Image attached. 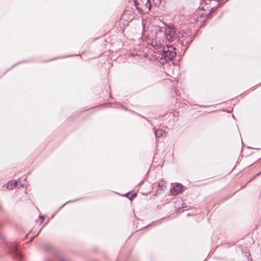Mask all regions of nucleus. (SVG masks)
Instances as JSON below:
<instances>
[{
    "label": "nucleus",
    "instance_id": "obj_8",
    "mask_svg": "<svg viewBox=\"0 0 261 261\" xmlns=\"http://www.w3.org/2000/svg\"><path fill=\"white\" fill-rule=\"evenodd\" d=\"M19 182H20V181H15L14 183L8 182L6 185V188L10 190L13 189L14 188L18 186Z\"/></svg>",
    "mask_w": 261,
    "mask_h": 261
},
{
    "label": "nucleus",
    "instance_id": "obj_11",
    "mask_svg": "<svg viewBox=\"0 0 261 261\" xmlns=\"http://www.w3.org/2000/svg\"><path fill=\"white\" fill-rule=\"evenodd\" d=\"M166 182L164 180H161L158 183V187L162 190L165 187Z\"/></svg>",
    "mask_w": 261,
    "mask_h": 261
},
{
    "label": "nucleus",
    "instance_id": "obj_2",
    "mask_svg": "<svg viewBox=\"0 0 261 261\" xmlns=\"http://www.w3.org/2000/svg\"><path fill=\"white\" fill-rule=\"evenodd\" d=\"M164 43V45L155 46H153L155 49H157L158 53L161 55V58L163 57L168 58L169 60H171L174 58L176 55V53L175 51V48L172 45H168L165 44Z\"/></svg>",
    "mask_w": 261,
    "mask_h": 261
},
{
    "label": "nucleus",
    "instance_id": "obj_5",
    "mask_svg": "<svg viewBox=\"0 0 261 261\" xmlns=\"http://www.w3.org/2000/svg\"><path fill=\"white\" fill-rule=\"evenodd\" d=\"M149 2V0H135L134 3L138 10H142L145 8H148L150 9L151 5Z\"/></svg>",
    "mask_w": 261,
    "mask_h": 261
},
{
    "label": "nucleus",
    "instance_id": "obj_14",
    "mask_svg": "<svg viewBox=\"0 0 261 261\" xmlns=\"http://www.w3.org/2000/svg\"><path fill=\"white\" fill-rule=\"evenodd\" d=\"M128 193H129L128 192V193H126V194H125V196H127V195L128 194Z\"/></svg>",
    "mask_w": 261,
    "mask_h": 261
},
{
    "label": "nucleus",
    "instance_id": "obj_9",
    "mask_svg": "<svg viewBox=\"0 0 261 261\" xmlns=\"http://www.w3.org/2000/svg\"><path fill=\"white\" fill-rule=\"evenodd\" d=\"M17 181H20L18 182V186L17 187H24L27 186V181L25 178H20Z\"/></svg>",
    "mask_w": 261,
    "mask_h": 261
},
{
    "label": "nucleus",
    "instance_id": "obj_3",
    "mask_svg": "<svg viewBox=\"0 0 261 261\" xmlns=\"http://www.w3.org/2000/svg\"><path fill=\"white\" fill-rule=\"evenodd\" d=\"M218 5V0H203L201 3V9L205 11H209L210 14L211 12L215 10Z\"/></svg>",
    "mask_w": 261,
    "mask_h": 261
},
{
    "label": "nucleus",
    "instance_id": "obj_6",
    "mask_svg": "<svg viewBox=\"0 0 261 261\" xmlns=\"http://www.w3.org/2000/svg\"><path fill=\"white\" fill-rule=\"evenodd\" d=\"M182 190V186L179 184H176L175 186L170 189L171 195H176L180 193Z\"/></svg>",
    "mask_w": 261,
    "mask_h": 261
},
{
    "label": "nucleus",
    "instance_id": "obj_13",
    "mask_svg": "<svg viewBox=\"0 0 261 261\" xmlns=\"http://www.w3.org/2000/svg\"><path fill=\"white\" fill-rule=\"evenodd\" d=\"M60 261H68V260H67L65 259H61Z\"/></svg>",
    "mask_w": 261,
    "mask_h": 261
},
{
    "label": "nucleus",
    "instance_id": "obj_15",
    "mask_svg": "<svg viewBox=\"0 0 261 261\" xmlns=\"http://www.w3.org/2000/svg\"><path fill=\"white\" fill-rule=\"evenodd\" d=\"M40 217H41L42 219L44 218V217H43V216H40Z\"/></svg>",
    "mask_w": 261,
    "mask_h": 261
},
{
    "label": "nucleus",
    "instance_id": "obj_1",
    "mask_svg": "<svg viewBox=\"0 0 261 261\" xmlns=\"http://www.w3.org/2000/svg\"><path fill=\"white\" fill-rule=\"evenodd\" d=\"M179 31L174 27L162 23L161 25L155 27V35L151 43L152 46H163L164 43L176 41L177 38H179Z\"/></svg>",
    "mask_w": 261,
    "mask_h": 261
},
{
    "label": "nucleus",
    "instance_id": "obj_7",
    "mask_svg": "<svg viewBox=\"0 0 261 261\" xmlns=\"http://www.w3.org/2000/svg\"><path fill=\"white\" fill-rule=\"evenodd\" d=\"M11 248V251L14 257H18L19 259L23 258V255L18 251L17 247L15 245H12Z\"/></svg>",
    "mask_w": 261,
    "mask_h": 261
},
{
    "label": "nucleus",
    "instance_id": "obj_10",
    "mask_svg": "<svg viewBox=\"0 0 261 261\" xmlns=\"http://www.w3.org/2000/svg\"><path fill=\"white\" fill-rule=\"evenodd\" d=\"M164 133V132L162 129H159L155 131L154 135L156 138H158L162 137Z\"/></svg>",
    "mask_w": 261,
    "mask_h": 261
},
{
    "label": "nucleus",
    "instance_id": "obj_12",
    "mask_svg": "<svg viewBox=\"0 0 261 261\" xmlns=\"http://www.w3.org/2000/svg\"><path fill=\"white\" fill-rule=\"evenodd\" d=\"M155 5H160L161 3V0H153Z\"/></svg>",
    "mask_w": 261,
    "mask_h": 261
},
{
    "label": "nucleus",
    "instance_id": "obj_4",
    "mask_svg": "<svg viewBox=\"0 0 261 261\" xmlns=\"http://www.w3.org/2000/svg\"><path fill=\"white\" fill-rule=\"evenodd\" d=\"M178 36L179 38H177L176 41H179L182 46L188 45L192 40V37L189 36L186 32L179 31Z\"/></svg>",
    "mask_w": 261,
    "mask_h": 261
},
{
    "label": "nucleus",
    "instance_id": "obj_16",
    "mask_svg": "<svg viewBox=\"0 0 261 261\" xmlns=\"http://www.w3.org/2000/svg\"><path fill=\"white\" fill-rule=\"evenodd\" d=\"M136 195V193H135V194H134L133 195V196H135Z\"/></svg>",
    "mask_w": 261,
    "mask_h": 261
}]
</instances>
